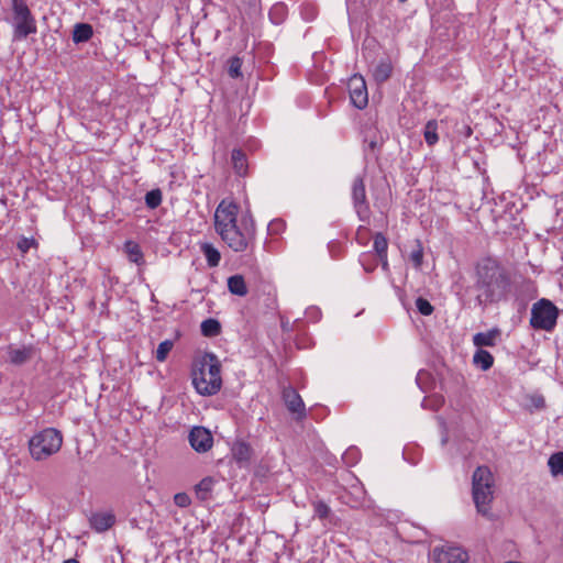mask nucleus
<instances>
[{"label":"nucleus","instance_id":"obj_36","mask_svg":"<svg viewBox=\"0 0 563 563\" xmlns=\"http://www.w3.org/2000/svg\"><path fill=\"white\" fill-rule=\"evenodd\" d=\"M423 258V250L421 244L417 241V245L408 255V260L413 265L415 268H419L422 264Z\"/></svg>","mask_w":563,"mask_h":563},{"label":"nucleus","instance_id":"obj_38","mask_svg":"<svg viewBox=\"0 0 563 563\" xmlns=\"http://www.w3.org/2000/svg\"><path fill=\"white\" fill-rule=\"evenodd\" d=\"M373 77L378 85L385 84L387 81V65L383 62L375 65Z\"/></svg>","mask_w":563,"mask_h":563},{"label":"nucleus","instance_id":"obj_1","mask_svg":"<svg viewBox=\"0 0 563 563\" xmlns=\"http://www.w3.org/2000/svg\"><path fill=\"white\" fill-rule=\"evenodd\" d=\"M239 211L238 203L223 199L214 212V229L228 247L242 253L254 247L256 227L250 213L239 220Z\"/></svg>","mask_w":563,"mask_h":563},{"label":"nucleus","instance_id":"obj_42","mask_svg":"<svg viewBox=\"0 0 563 563\" xmlns=\"http://www.w3.org/2000/svg\"><path fill=\"white\" fill-rule=\"evenodd\" d=\"M284 13L285 7L283 4H276L271 9L269 18L275 24H278L283 21Z\"/></svg>","mask_w":563,"mask_h":563},{"label":"nucleus","instance_id":"obj_28","mask_svg":"<svg viewBox=\"0 0 563 563\" xmlns=\"http://www.w3.org/2000/svg\"><path fill=\"white\" fill-rule=\"evenodd\" d=\"M200 328H201V333L205 336H209V338L217 336L221 332L220 322L218 320L211 319V318L202 321Z\"/></svg>","mask_w":563,"mask_h":563},{"label":"nucleus","instance_id":"obj_41","mask_svg":"<svg viewBox=\"0 0 563 563\" xmlns=\"http://www.w3.org/2000/svg\"><path fill=\"white\" fill-rule=\"evenodd\" d=\"M416 308L422 316H430L434 310L430 301L423 297H418L416 299Z\"/></svg>","mask_w":563,"mask_h":563},{"label":"nucleus","instance_id":"obj_2","mask_svg":"<svg viewBox=\"0 0 563 563\" xmlns=\"http://www.w3.org/2000/svg\"><path fill=\"white\" fill-rule=\"evenodd\" d=\"M475 287L479 306L498 303L506 300L511 291L510 273L496 258L485 257L476 266Z\"/></svg>","mask_w":563,"mask_h":563},{"label":"nucleus","instance_id":"obj_20","mask_svg":"<svg viewBox=\"0 0 563 563\" xmlns=\"http://www.w3.org/2000/svg\"><path fill=\"white\" fill-rule=\"evenodd\" d=\"M92 26L88 23H77L74 26L73 41L76 44L88 42L92 37Z\"/></svg>","mask_w":563,"mask_h":563},{"label":"nucleus","instance_id":"obj_11","mask_svg":"<svg viewBox=\"0 0 563 563\" xmlns=\"http://www.w3.org/2000/svg\"><path fill=\"white\" fill-rule=\"evenodd\" d=\"M283 400L292 415H296L297 420H302L306 417V407L297 390L291 387H285L282 393Z\"/></svg>","mask_w":563,"mask_h":563},{"label":"nucleus","instance_id":"obj_4","mask_svg":"<svg viewBox=\"0 0 563 563\" xmlns=\"http://www.w3.org/2000/svg\"><path fill=\"white\" fill-rule=\"evenodd\" d=\"M494 475L487 466H478L472 477V495L479 514L487 516L494 498Z\"/></svg>","mask_w":563,"mask_h":563},{"label":"nucleus","instance_id":"obj_25","mask_svg":"<svg viewBox=\"0 0 563 563\" xmlns=\"http://www.w3.org/2000/svg\"><path fill=\"white\" fill-rule=\"evenodd\" d=\"M416 383L422 391H427L433 388L435 379L429 371L420 369L416 376Z\"/></svg>","mask_w":563,"mask_h":563},{"label":"nucleus","instance_id":"obj_10","mask_svg":"<svg viewBox=\"0 0 563 563\" xmlns=\"http://www.w3.org/2000/svg\"><path fill=\"white\" fill-rule=\"evenodd\" d=\"M191 448L200 453H205L212 448L213 437L211 432L203 427H194L188 435Z\"/></svg>","mask_w":563,"mask_h":563},{"label":"nucleus","instance_id":"obj_40","mask_svg":"<svg viewBox=\"0 0 563 563\" xmlns=\"http://www.w3.org/2000/svg\"><path fill=\"white\" fill-rule=\"evenodd\" d=\"M250 446L245 443H239L233 448V454L240 462L247 461L250 459Z\"/></svg>","mask_w":563,"mask_h":563},{"label":"nucleus","instance_id":"obj_12","mask_svg":"<svg viewBox=\"0 0 563 563\" xmlns=\"http://www.w3.org/2000/svg\"><path fill=\"white\" fill-rule=\"evenodd\" d=\"M352 197L357 214L362 218L363 213H365L367 210V206L365 202V186L362 177H356L354 179L352 186Z\"/></svg>","mask_w":563,"mask_h":563},{"label":"nucleus","instance_id":"obj_19","mask_svg":"<svg viewBox=\"0 0 563 563\" xmlns=\"http://www.w3.org/2000/svg\"><path fill=\"white\" fill-rule=\"evenodd\" d=\"M374 249L375 253L373 254L379 258L382 268L385 271L387 268V239L382 233L376 235L374 241Z\"/></svg>","mask_w":563,"mask_h":563},{"label":"nucleus","instance_id":"obj_7","mask_svg":"<svg viewBox=\"0 0 563 563\" xmlns=\"http://www.w3.org/2000/svg\"><path fill=\"white\" fill-rule=\"evenodd\" d=\"M559 313V308L551 300L542 298L532 305L530 325L536 330L552 331Z\"/></svg>","mask_w":563,"mask_h":563},{"label":"nucleus","instance_id":"obj_31","mask_svg":"<svg viewBox=\"0 0 563 563\" xmlns=\"http://www.w3.org/2000/svg\"><path fill=\"white\" fill-rule=\"evenodd\" d=\"M361 459V452L356 446H350L342 454V461L346 466H354Z\"/></svg>","mask_w":563,"mask_h":563},{"label":"nucleus","instance_id":"obj_43","mask_svg":"<svg viewBox=\"0 0 563 563\" xmlns=\"http://www.w3.org/2000/svg\"><path fill=\"white\" fill-rule=\"evenodd\" d=\"M174 503L180 508H186L190 505L191 499L186 493H177L174 496Z\"/></svg>","mask_w":563,"mask_h":563},{"label":"nucleus","instance_id":"obj_30","mask_svg":"<svg viewBox=\"0 0 563 563\" xmlns=\"http://www.w3.org/2000/svg\"><path fill=\"white\" fill-rule=\"evenodd\" d=\"M213 483L214 481L211 477H206L201 479L200 483L196 486L197 496L201 500H206L209 497Z\"/></svg>","mask_w":563,"mask_h":563},{"label":"nucleus","instance_id":"obj_17","mask_svg":"<svg viewBox=\"0 0 563 563\" xmlns=\"http://www.w3.org/2000/svg\"><path fill=\"white\" fill-rule=\"evenodd\" d=\"M228 289L231 294L240 297H244L249 292L245 279L240 274L232 275L228 278Z\"/></svg>","mask_w":563,"mask_h":563},{"label":"nucleus","instance_id":"obj_44","mask_svg":"<svg viewBox=\"0 0 563 563\" xmlns=\"http://www.w3.org/2000/svg\"><path fill=\"white\" fill-rule=\"evenodd\" d=\"M285 229V223L283 220L276 219L269 222L268 232L271 234H278Z\"/></svg>","mask_w":563,"mask_h":563},{"label":"nucleus","instance_id":"obj_47","mask_svg":"<svg viewBox=\"0 0 563 563\" xmlns=\"http://www.w3.org/2000/svg\"><path fill=\"white\" fill-rule=\"evenodd\" d=\"M446 443V438H443L442 439V445H444Z\"/></svg>","mask_w":563,"mask_h":563},{"label":"nucleus","instance_id":"obj_26","mask_svg":"<svg viewBox=\"0 0 563 563\" xmlns=\"http://www.w3.org/2000/svg\"><path fill=\"white\" fill-rule=\"evenodd\" d=\"M423 136L429 146L434 145L439 141L438 136V122L437 120H429L423 128Z\"/></svg>","mask_w":563,"mask_h":563},{"label":"nucleus","instance_id":"obj_34","mask_svg":"<svg viewBox=\"0 0 563 563\" xmlns=\"http://www.w3.org/2000/svg\"><path fill=\"white\" fill-rule=\"evenodd\" d=\"M174 346L173 341L165 340L158 344L155 357L158 362H164Z\"/></svg>","mask_w":563,"mask_h":563},{"label":"nucleus","instance_id":"obj_23","mask_svg":"<svg viewBox=\"0 0 563 563\" xmlns=\"http://www.w3.org/2000/svg\"><path fill=\"white\" fill-rule=\"evenodd\" d=\"M200 250L203 253L209 267H217L219 265L221 254L212 244L202 243Z\"/></svg>","mask_w":563,"mask_h":563},{"label":"nucleus","instance_id":"obj_18","mask_svg":"<svg viewBox=\"0 0 563 563\" xmlns=\"http://www.w3.org/2000/svg\"><path fill=\"white\" fill-rule=\"evenodd\" d=\"M473 364L482 371H488L494 364V356L488 351L478 349L473 355Z\"/></svg>","mask_w":563,"mask_h":563},{"label":"nucleus","instance_id":"obj_5","mask_svg":"<svg viewBox=\"0 0 563 563\" xmlns=\"http://www.w3.org/2000/svg\"><path fill=\"white\" fill-rule=\"evenodd\" d=\"M62 444V433L55 428H46L30 439L29 450L34 460L43 461L57 453Z\"/></svg>","mask_w":563,"mask_h":563},{"label":"nucleus","instance_id":"obj_15","mask_svg":"<svg viewBox=\"0 0 563 563\" xmlns=\"http://www.w3.org/2000/svg\"><path fill=\"white\" fill-rule=\"evenodd\" d=\"M34 356V347L29 346H22L20 349L13 347L10 345L8 347V360L13 365H23L26 362H29Z\"/></svg>","mask_w":563,"mask_h":563},{"label":"nucleus","instance_id":"obj_24","mask_svg":"<svg viewBox=\"0 0 563 563\" xmlns=\"http://www.w3.org/2000/svg\"><path fill=\"white\" fill-rule=\"evenodd\" d=\"M365 142L367 143V147H366V157L368 159H375V161H378V157H377V154H376V150L377 148H382L383 145H384V140L382 136H371L369 133H367L366 135V140Z\"/></svg>","mask_w":563,"mask_h":563},{"label":"nucleus","instance_id":"obj_8","mask_svg":"<svg viewBox=\"0 0 563 563\" xmlns=\"http://www.w3.org/2000/svg\"><path fill=\"white\" fill-rule=\"evenodd\" d=\"M351 103L357 109H364L368 103V92L364 78L353 75L347 81Z\"/></svg>","mask_w":563,"mask_h":563},{"label":"nucleus","instance_id":"obj_29","mask_svg":"<svg viewBox=\"0 0 563 563\" xmlns=\"http://www.w3.org/2000/svg\"><path fill=\"white\" fill-rule=\"evenodd\" d=\"M421 449L417 445H406L402 450V457L411 465H417L421 459Z\"/></svg>","mask_w":563,"mask_h":563},{"label":"nucleus","instance_id":"obj_33","mask_svg":"<svg viewBox=\"0 0 563 563\" xmlns=\"http://www.w3.org/2000/svg\"><path fill=\"white\" fill-rule=\"evenodd\" d=\"M360 262L366 273H372L379 262V258L372 253H366L361 256Z\"/></svg>","mask_w":563,"mask_h":563},{"label":"nucleus","instance_id":"obj_22","mask_svg":"<svg viewBox=\"0 0 563 563\" xmlns=\"http://www.w3.org/2000/svg\"><path fill=\"white\" fill-rule=\"evenodd\" d=\"M231 159L235 173L240 176H244L247 170L246 155L242 150L234 148L232 151Z\"/></svg>","mask_w":563,"mask_h":563},{"label":"nucleus","instance_id":"obj_35","mask_svg":"<svg viewBox=\"0 0 563 563\" xmlns=\"http://www.w3.org/2000/svg\"><path fill=\"white\" fill-rule=\"evenodd\" d=\"M145 203L150 209H155L162 203V191L153 189L145 195Z\"/></svg>","mask_w":563,"mask_h":563},{"label":"nucleus","instance_id":"obj_27","mask_svg":"<svg viewBox=\"0 0 563 563\" xmlns=\"http://www.w3.org/2000/svg\"><path fill=\"white\" fill-rule=\"evenodd\" d=\"M548 465L553 476H563V452L553 453L548 460Z\"/></svg>","mask_w":563,"mask_h":563},{"label":"nucleus","instance_id":"obj_39","mask_svg":"<svg viewBox=\"0 0 563 563\" xmlns=\"http://www.w3.org/2000/svg\"><path fill=\"white\" fill-rule=\"evenodd\" d=\"M442 404H443V397L439 394H434L429 397H424L421 405L423 408H430L432 410H437Z\"/></svg>","mask_w":563,"mask_h":563},{"label":"nucleus","instance_id":"obj_45","mask_svg":"<svg viewBox=\"0 0 563 563\" xmlns=\"http://www.w3.org/2000/svg\"><path fill=\"white\" fill-rule=\"evenodd\" d=\"M34 244V239L22 238L18 242V249L21 253H26Z\"/></svg>","mask_w":563,"mask_h":563},{"label":"nucleus","instance_id":"obj_32","mask_svg":"<svg viewBox=\"0 0 563 563\" xmlns=\"http://www.w3.org/2000/svg\"><path fill=\"white\" fill-rule=\"evenodd\" d=\"M242 59L233 56L228 60V74L231 78H239L242 76Z\"/></svg>","mask_w":563,"mask_h":563},{"label":"nucleus","instance_id":"obj_3","mask_svg":"<svg viewBox=\"0 0 563 563\" xmlns=\"http://www.w3.org/2000/svg\"><path fill=\"white\" fill-rule=\"evenodd\" d=\"M192 384L202 396L216 395L222 386L221 364L213 353L197 357L191 369Z\"/></svg>","mask_w":563,"mask_h":563},{"label":"nucleus","instance_id":"obj_6","mask_svg":"<svg viewBox=\"0 0 563 563\" xmlns=\"http://www.w3.org/2000/svg\"><path fill=\"white\" fill-rule=\"evenodd\" d=\"M13 40L21 41L36 33V21L25 0H12Z\"/></svg>","mask_w":563,"mask_h":563},{"label":"nucleus","instance_id":"obj_48","mask_svg":"<svg viewBox=\"0 0 563 563\" xmlns=\"http://www.w3.org/2000/svg\"><path fill=\"white\" fill-rule=\"evenodd\" d=\"M398 1H399V2H401V3H404V2H406L407 0H398Z\"/></svg>","mask_w":563,"mask_h":563},{"label":"nucleus","instance_id":"obj_9","mask_svg":"<svg viewBox=\"0 0 563 563\" xmlns=\"http://www.w3.org/2000/svg\"><path fill=\"white\" fill-rule=\"evenodd\" d=\"M433 563H466L468 554L460 547H435L431 553Z\"/></svg>","mask_w":563,"mask_h":563},{"label":"nucleus","instance_id":"obj_14","mask_svg":"<svg viewBox=\"0 0 563 563\" xmlns=\"http://www.w3.org/2000/svg\"><path fill=\"white\" fill-rule=\"evenodd\" d=\"M397 517L396 514H393L389 510V534L393 533L397 539L402 541H412L417 536L407 534L408 531L419 532L413 526L408 522H399L394 526L393 519Z\"/></svg>","mask_w":563,"mask_h":563},{"label":"nucleus","instance_id":"obj_46","mask_svg":"<svg viewBox=\"0 0 563 563\" xmlns=\"http://www.w3.org/2000/svg\"><path fill=\"white\" fill-rule=\"evenodd\" d=\"M64 563H78V561L70 559V560L65 561Z\"/></svg>","mask_w":563,"mask_h":563},{"label":"nucleus","instance_id":"obj_16","mask_svg":"<svg viewBox=\"0 0 563 563\" xmlns=\"http://www.w3.org/2000/svg\"><path fill=\"white\" fill-rule=\"evenodd\" d=\"M500 335V330L497 328L490 329L486 332H478L473 336V343L478 349L484 346H495L497 338Z\"/></svg>","mask_w":563,"mask_h":563},{"label":"nucleus","instance_id":"obj_21","mask_svg":"<svg viewBox=\"0 0 563 563\" xmlns=\"http://www.w3.org/2000/svg\"><path fill=\"white\" fill-rule=\"evenodd\" d=\"M124 252L130 262L142 265L144 263L143 252L141 246L134 241H126L124 243Z\"/></svg>","mask_w":563,"mask_h":563},{"label":"nucleus","instance_id":"obj_37","mask_svg":"<svg viewBox=\"0 0 563 563\" xmlns=\"http://www.w3.org/2000/svg\"><path fill=\"white\" fill-rule=\"evenodd\" d=\"M312 506L314 516L321 520L327 519L331 514L330 507L322 500L313 501Z\"/></svg>","mask_w":563,"mask_h":563},{"label":"nucleus","instance_id":"obj_13","mask_svg":"<svg viewBox=\"0 0 563 563\" xmlns=\"http://www.w3.org/2000/svg\"><path fill=\"white\" fill-rule=\"evenodd\" d=\"M89 522L95 531L104 532L114 525L115 517L109 511L93 512L89 518Z\"/></svg>","mask_w":563,"mask_h":563}]
</instances>
